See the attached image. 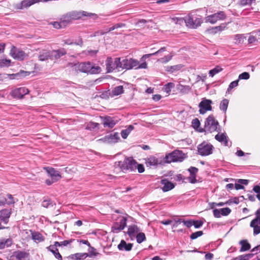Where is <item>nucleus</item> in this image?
<instances>
[{
	"label": "nucleus",
	"mask_w": 260,
	"mask_h": 260,
	"mask_svg": "<svg viewBox=\"0 0 260 260\" xmlns=\"http://www.w3.org/2000/svg\"><path fill=\"white\" fill-rule=\"evenodd\" d=\"M186 26L189 28L196 29L200 26L203 22L201 16H194L191 14H188L186 17Z\"/></svg>",
	"instance_id": "6"
},
{
	"label": "nucleus",
	"mask_w": 260,
	"mask_h": 260,
	"mask_svg": "<svg viewBox=\"0 0 260 260\" xmlns=\"http://www.w3.org/2000/svg\"><path fill=\"white\" fill-rule=\"evenodd\" d=\"M205 127L208 133H212L213 131H221L219 122L215 120L213 115H209L206 118L205 122Z\"/></svg>",
	"instance_id": "5"
},
{
	"label": "nucleus",
	"mask_w": 260,
	"mask_h": 260,
	"mask_svg": "<svg viewBox=\"0 0 260 260\" xmlns=\"http://www.w3.org/2000/svg\"><path fill=\"white\" fill-rule=\"evenodd\" d=\"M218 132V133L215 136V139L218 142L222 143L228 136L225 133H220L219 132Z\"/></svg>",
	"instance_id": "43"
},
{
	"label": "nucleus",
	"mask_w": 260,
	"mask_h": 260,
	"mask_svg": "<svg viewBox=\"0 0 260 260\" xmlns=\"http://www.w3.org/2000/svg\"><path fill=\"white\" fill-rule=\"evenodd\" d=\"M11 212L9 209H5L0 211V219L5 223H8Z\"/></svg>",
	"instance_id": "22"
},
{
	"label": "nucleus",
	"mask_w": 260,
	"mask_h": 260,
	"mask_svg": "<svg viewBox=\"0 0 260 260\" xmlns=\"http://www.w3.org/2000/svg\"><path fill=\"white\" fill-rule=\"evenodd\" d=\"M120 57H116L113 60L111 57H108L106 60L107 73H111L115 69H120Z\"/></svg>",
	"instance_id": "8"
},
{
	"label": "nucleus",
	"mask_w": 260,
	"mask_h": 260,
	"mask_svg": "<svg viewBox=\"0 0 260 260\" xmlns=\"http://www.w3.org/2000/svg\"><path fill=\"white\" fill-rule=\"evenodd\" d=\"M180 64H177L175 66H168L167 67V71L169 72L173 73L175 71H179L181 68Z\"/></svg>",
	"instance_id": "46"
},
{
	"label": "nucleus",
	"mask_w": 260,
	"mask_h": 260,
	"mask_svg": "<svg viewBox=\"0 0 260 260\" xmlns=\"http://www.w3.org/2000/svg\"><path fill=\"white\" fill-rule=\"evenodd\" d=\"M226 18V15L223 11H219L213 14L208 15L205 17L206 22L211 24L215 23L218 20H223Z\"/></svg>",
	"instance_id": "10"
},
{
	"label": "nucleus",
	"mask_w": 260,
	"mask_h": 260,
	"mask_svg": "<svg viewBox=\"0 0 260 260\" xmlns=\"http://www.w3.org/2000/svg\"><path fill=\"white\" fill-rule=\"evenodd\" d=\"M213 148L214 147L211 144L206 141H203L197 147L198 154L203 156L211 154Z\"/></svg>",
	"instance_id": "7"
},
{
	"label": "nucleus",
	"mask_w": 260,
	"mask_h": 260,
	"mask_svg": "<svg viewBox=\"0 0 260 260\" xmlns=\"http://www.w3.org/2000/svg\"><path fill=\"white\" fill-rule=\"evenodd\" d=\"M241 247L240 249V252L246 251L249 250L251 248L250 244L247 240H242L239 242Z\"/></svg>",
	"instance_id": "30"
},
{
	"label": "nucleus",
	"mask_w": 260,
	"mask_h": 260,
	"mask_svg": "<svg viewBox=\"0 0 260 260\" xmlns=\"http://www.w3.org/2000/svg\"><path fill=\"white\" fill-rule=\"evenodd\" d=\"M238 82H239V80H236L235 81L232 82L229 85V87L228 88V91L229 92L233 88L237 87L238 85Z\"/></svg>",
	"instance_id": "57"
},
{
	"label": "nucleus",
	"mask_w": 260,
	"mask_h": 260,
	"mask_svg": "<svg viewBox=\"0 0 260 260\" xmlns=\"http://www.w3.org/2000/svg\"><path fill=\"white\" fill-rule=\"evenodd\" d=\"M104 139L105 141L108 143H116L119 139V134L118 133H114L113 134H111L106 136Z\"/></svg>",
	"instance_id": "24"
},
{
	"label": "nucleus",
	"mask_w": 260,
	"mask_h": 260,
	"mask_svg": "<svg viewBox=\"0 0 260 260\" xmlns=\"http://www.w3.org/2000/svg\"><path fill=\"white\" fill-rule=\"evenodd\" d=\"M223 69L219 66H216L214 68L209 72L210 77H213L214 75L222 71Z\"/></svg>",
	"instance_id": "39"
},
{
	"label": "nucleus",
	"mask_w": 260,
	"mask_h": 260,
	"mask_svg": "<svg viewBox=\"0 0 260 260\" xmlns=\"http://www.w3.org/2000/svg\"><path fill=\"white\" fill-rule=\"evenodd\" d=\"M166 50H167L166 47H161L160 49H159L157 51H155V52H154L153 53H149V54H144V55H143V56L141 58V61H143V62L140 64H138V68H139V69H146L147 68V64L145 62V60L147 58L150 57V56H153V55H158V54H159V53H160L162 52L166 51Z\"/></svg>",
	"instance_id": "11"
},
{
	"label": "nucleus",
	"mask_w": 260,
	"mask_h": 260,
	"mask_svg": "<svg viewBox=\"0 0 260 260\" xmlns=\"http://www.w3.org/2000/svg\"><path fill=\"white\" fill-rule=\"evenodd\" d=\"M239 203V200L238 198L235 197L231 199L226 202V205H230L232 204H238Z\"/></svg>",
	"instance_id": "53"
},
{
	"label": "nucleus",
	"mask_w": 260,
	"mask_h": 260,
	"mask_svg": "<svg viewBox=\"0 0 260 260\" xmlns=\"http://www.w3.org/2000/svg\"><path fill=\"white\" fill-rule=\"evenodd\" d=\"M160 184L163 185L161 189L163 192H167L173 189L175 187V184L170 181L167 179H162L160 181Z\"/></svg>",
	"instance_id": "20"
},
{
	"label": "nucleus",
	"mask_w": 260,
	"mask_h": 260,
	"mask_svg": "<svg viewBox=\"0 0 260 260\" xmlns=\"http://www.w3.org/2000/svg\"><path fill=\"white\" fill-rule=\"evenodd\" d=\"M250 78L249 74L248 72H245L239 75L238 80H247Z\"/></svg>",
	"instance_id": "54"
},
{
	"label": "nucleus",
	"mask_w": 260,
	"mask_h": 260,
	"mask_svg": "<svg viewBox=\"0 0 260 260\" xmlns=\"http://www.w3.org/2000/svg\"><path fill=\"white\" fill-rule=\"evenodd\" d=\"M42 206L45 208H49L53 206V204L50 200H45L42 203Z\"/></svg>",
	"instance_id": "52"
},
{
	"label": "nucleus",
	"mask_w": 260,
	"mask_h": 260,
	"mask_svg": "<svg viewBox=\"0 0 260 260\" xmlns=\"http://www.w3.org/2000/svg\"><path fill=\"white\" fill-rule=\"evenodd\" d=\"M51 51H45L40 54L38 56L40 61H45L49 58H51Z\"/></svg>",
	"instance_id": "32"
},
{
	"label": "nucleus",
	"mask_w": 260,
	"mask_h": 260,
	"mask_svg": "<svg viewBox=\"0 0 260 260\" xmlns=\"http://www.w3.org/2000/svg\"><path fill=\"white\" fill-rule=\"evenodd\" d=\"M87 257L86 253H76L70 255L68 258L72 260H83Z\"/></svg>",
	"instance_id": "26"
},
{
	"label": "nucleus",
	"mask_w": 260,
	"mask_h": 260,
	"mask_svg": "<svg viewBox=\"0 0 260 260\" xmlns=\"http://www.w3.org/2000/svg\"><path fill=\"white\" fill-rule=\"evenodd\" d=\"M192 126L195 129H198L199 128L200 126V122L198 118L193 119L192 121Z\"/></svg>",
	"instance_id": "51"
},
{
	"label": "nucleus",
	"mask_w": 260,
	"mask_h": 260,
	"mask_svg": "<svg viewBox=\"0 0 260 260\" xmlns=\"http://www.w3.org/2000/svg\"><path fill=\"white\" fill-rule=\"evenodd\" d=\"M186 157V155L182 151L175 150L171 153L166 154L164 157L165 163L172 162H182Z\"/></svg>",
	"instance_id": "4"
},
{
	"label": "nucleus",
	"mask_w": 260,
	"mask_h": 260,
	"mask_svg": "<svg viewBox=\"0 0 260 260\" xmlns=\"http://www.w3.org/2000/svg\"><path fill=\"white\" fill-rule=\"evenodd\" d=\"M165 162L163 160L156 158L154 156H151L145 159V164L147 167L156 168L158 165H163Z\"/></svg>",
	"instance_id": "14"
},
{
	"label": "nucleus",
	"mask_w": 260,
	"mask_h": 260,
	"mask_svg": "<svg viewBox=\"0 0 260 260\" xmlns=\"http://www.w3.org/2000/svg\"><path fill=\"white\" fill-rule=\"evenodd\" d=\"M123 87L121 85L116 86L112 90V94L113 95H118L123 93Z\"/></svg>",
	"instance_id": "38"
},
{
	"label": "nucleus",
	"mask_w": 260,
	"mask_h": 260,
	"mask_svg": "<svg viewBox=\"0 0 260 260\" xmlns=\"http://www.w3.org/2000/svg\"><path fill=\"white\" fill-rule=\"evenodd\" d=\"M229 101L228 99H224L221 101L220 103L219 108L220 110L222 111L224 113H226L227 110Z\"/></svg>",
	"instance_id": "35"
},
{
	"label": "nucleus",
	"mask_w": 260,
	"mask_h": 260,
	"mask_svg": "<svg viewBox=\"0 0 260 260\" xmlns=\"http://www.w3.org/2000/svg\"><path fill=\"white\" fill-rule=\"evenodd\" d=\"M245 38H246L243 34H237L235 35L234 37V40L236 41V43H243Z\"/></svg>",
	"instance_id": "47"
},
{
	"label": "nucleus",
	"mask_w": 260,
	"mask_h": 260,
	"mask_svg": "<svg viewBox=\"0 0 260 260\" xmlns=\"http://www.w3.org/2000/svg\"><path fill=\"white\" fill-rule=\"evenodd\" d=\"M103 124L105 127L113 128L116 124V123L112 117L107 116L104 118Z\"/></svg>",
	"instance_id": "25"
},
{
	"label": "nucleus",
	"mask_w": 260,
	"mask_h": 260,
	"mask_svg": "<svg viewBox=\"0 0 260 260\" xmlns=\"http://www.w3.org/2000/svg\"><path fill=\"white\" fill-rule=\"evenodd\" d=\"M28 93L29 90L27 88L21 87L13 89L10 92V95L14 99H21Z\"/></svg>",
	"instance_id": "12"
},
{
	"label": "nucleus",
	"mask_w": 260,
	"mask_h": 260,
	"mask_svg": "<svg viewBox=\"0 0 260 260\" xmlns=\"http://www.w3.org/2000/svg\"><path fill=\"white\" fill-rule=\"evenodd\" d=\"M175 87V84L172 82H169L165 84L163 87V90L167 94H170L172 88Z\"/></svg>",
	"instance_id": "41"
},
{
	"label": "nucleus",
	"mask_w": 260,
	"mask_h": 260,
	"mask_svg": "<svg viewBox=\"0 0 260 260\" xmlns=\"http://www.w3.org/2000/svg\"><path fill=\"white\" fill-rule=\"evenodd\" d=\"M196 176H197L190 175V176L187 178V180L190 183L194 184L198 182Z\"/></svg>",
	"instance_id": "64"
},
{
	"label": "nucleus",
	"mask_w": 260,
	"mask_h": 260,
	"mask_svg": "<svg viewBox=\"0 0 260 260\" xmlns=\"http://www.w3.org/2000/svg\"><path fill=\"white\" fill-rule=\"evenodd\" d=\"M253 190L254 192L257 193L256 197L260 201V187L259 186H254Z\"/></svg>",
	"instance_id": "62"
},
{
	"label": "nucleus",
	"mask_w": 260,
	"mask_h": 260,
	"mask_svg": "<svg viewBox=\"0 0 260 260\" xmlns=\"http://www.w3.org/2000/svg\"><path fill=\"white\" fill-rule=\"evenodd\" d=\"M203 235V232L202 231H197L194 233H192L190 236V238L191 240H194L198 237L202 236Z\"/></svg>",
	"instance_id": "50"
},
{
	"label": "nucleus",
	"mask_w": 260,
	"mask_h": 260,
	"mask_svg": "<svg viewBox=\"0 0 260 260\" xmlns=\"http://www.w3.org/2000/svg\"><path fill=\"white\" fill-rule=\"evenodd\" d=\"M177 89L180 91V92L187 94L191 90V87L189 85H183L179 84L177 85Z\"/></svg>",
	"instance_id": "31"
},
{
	"label": "nucleus",
	"mask_w": 260,
	"mask_h": 260,
	"mask_svg": "<svg viewBox=\"0 0 260 260\" xmlns=\"http://www.w3.org/2000/svg\"><path fill=\"white\" fill-rule=\"evenodd\" d=\"M85 17H89L93 20H96L98 18V15L95 13L84 11H72L61 16V23L63 24V25H67L73 20L82 19Z\"/></svg>",
	"instance_id": "1"
},
{
	"label": "nucleus",
	"mask_w": 260,
	"mask_h": 260,
	"mask_svg": "<svg viewBox=\"0 0 260 260\" xmlns=\"http://www.w3.org/2000/svg\"><path fill=\"white\" fill-rule=\"evenodd\" d=\"M51 252L56 259L58 260H62V256L59 253L57 248L55 249L54 250L52 251Z\"/></svg>",
	"instance_id": "58"
},
{
	"label": "nucleus",
	"mask_w": 260,
	"mask_h": 260,
	"mask_svg": "<svg viewBox=\"0 0 260 260\" xmlns=\"http://www.w3.org/2000/svg\"><path fill=\"white\" fill-rule=\"evenodd\" d=\"M225 25L222 24L220 25L211 27L207 29V31L210 34H215L218 32L221 31L224 29Z\"/></svg>",
	"instance_id": "27"
},
{
	"label": "nucleus",
	"mask_w": 260,
	"mask_h": 260,
	"mask_svg": "<svg viewBox=\"0 0 260 260\" xmlns=\"http://www.w3.org/2000/svg\"><path fill=\"white\" fill-rule=\"evenodd\" d=\"M28 74L27 72H25L23 71H21L20 72L17 73L16 74H13L11 75V79H19L22 77H24L28 75Z\"/></svg>",
	"instance_id": "34"
},
{
	"label": "nucleus",
	"mask_w": 260,
	"mask_h": 260,
	"mask_svg": "<svg viewBox=\"0 0 260 260\" xmlns=\"http://www.w3.org/2000/svg\"><path fill=\"white\" fill-rule=\"evenodd\" d=\"M250 226L253 228V235H257L260 233V221L253 219L250 222Z\"/></svg>",
	"instance_id": "23"
},
{
	"label": "nucleus",
	"mask_w": 260,
	"mask_h": 260,
	"mask_svg": "<svg viewBox=\"0 0 260 260\" xmlns=\"http://www.w3.org/2000/svg\"><path fill=\"white\" fill-rule=\"evenodd\" d=\"M133 246V243H127L124 240H122L117 247L120 251H129L132 250Z\"/></svg>",
	"instance_id": "21"
},
{
	"label": "nucleus",
	"mask_w": 260,
	"mask_h": 260,
	"mask_svg": "<svg viewBox=\"0 0 260 260\" xmlns=\"http://www.w3.org/2000/svg\"><path fill=\"white\" fill-rule=\"evenodd\" d=\"M172 55H168L157 60V61L162 63H166L172 59Z\"/></svg>",
	"instance_id": "49"
},
{
	"label": "nucleus",
	"mask_w": 260,
	"mask_h": 260,
	"mask_svg": "<svg viewBox=\"0 0 260 260\" xmlns=\"http://www.w3.org/2000/svg\"><path fill=\"white\" fill-rule=\"evenodd\" d=\"M133 129L134 126L132 125H130L126 129H123L121 132L122 138L124 139H126Z\"/></svg>",
	"instance_id": "37"
},
{
	"label": "nucleus",
	"mask_w": 260,
	"mask_h": 260,
	"mask_svg": "<svg viewBox=\"0 0 260 260\" xmlns=\"http://www.w3.org/2000/svg\"><path fill=\"white\" fill-rule=\"evenodd\" d=\"M44 169L46 170L48 175L52 179H54V181H57L61 179V174L58 171L56 170L54 168L47 167L44 168Z\"/></svg>",
	"instance_id": "18"
},
{
	"label": "nucleus",
	"mask_w": 260,
	"mask_h": 260,
	"mask_svg": "<svg viewBox=\"0 0 260 260\" xmlns=\"http://www.w3.org/2000/svg\"><path fill=\"white\" fill-rule=\"evenodd\" d=\"M11 60L7 59H0V67H8L10 66Z\"/></svg>",
	"instance_id": "48"
},
{
	"label": "nucleus",
	"mask_w": 260,
	"mask_h": 260,
	"mask_svg": "<svg viewBox=\"0 0 260 260\" xmlns=\"http://www.w3.org/2000/svg\"><path fill=\"white\" fill-rule=\"evenodd\" d=\"M255 0H241L240 4L242 6L250 5Z\"/></svg>",
	"instance_id": "63"
},
{
	"label": "nucleus",
	"mask_w": 260,
	"mask_h": 260,
	"mask_svg": "<svg viewBox=\"0 0 260 260\" xmlns=\"http://www.w3.org/2000/svg\"><path fill=\"white\" fill-rule=\"evenodd\" d=\"M212 101L211 100L203 98L199 105L200 113L204 114L207 111L212 110Z\"/></svg>",
	"instance_id": "13"
},
{
	"label": "nucleus",
	"mask_w": 260,
	"mask_h": 260,
	"mask_svg": "<svg viewBox=\"0 0 260 260\" xmlns=\"http://www.w3.org/2000/svg\"><path fill=\"white\" fill-rule=\"evenodd\" d=\"M66 53L67 52L63 48L51 51L52 57H54L56 59L59 58L60 57L66 54Z\"/></svg>",
	"instance_id": "28"
},
{
	"label": "nucleus",
	"mask_w": 260,
	"mask_h": 260,
	"mask_svg": "<svg viewBox=\"0 0 260 260\" xmlns=\"http://www.w3.org/2000/svg\"><path fill=\"white\" fill-rule=\"evenodd\" d=\"M32 238L35 241H38L39 242H41L44 241V238L42 235L37 232H35L32 233Z\"/></svg>",
	"instance_id": "45"
},
{
	"label": "nucleus",
	"mask_w": 260,
	"mask_h": 260,
	"mask_svg": "<svg viewBox=\"0 0 260 260\" xmlns=\"http://www.w3.org/2000/svg\"><path fill=\"white\" fill-rule=\"evenodd\" d=\"M141 231V229L136 224L130 225L128 227L127 234L131 240H133L137 234Z\"/></svg>",
	"instance_id": "16"
},
{
	"label": "nucleus",
	"mask_w": 260,
	"mask_h": 260,
	"mask_svg": "<svg viewBox=\"0 0 260 260\" xmlns=\"http://www.w3.org/2000/svg\"><path fill=\"white\" fill-rule=\"evenodd\" d=\"M231 212V210L228 208H223L220 209H214L213 210V214L215 218H220L221 216H228Z\"/></svg>",
	"instance_id": "19"
},
{
	"label": "nucleus",
	"mask_w": 260,
	"mask_h": 260,
	"mask_svg": "<svg viewBox=\"0 0 260 260\" xmlns=\"http://www.w3.org/2000/svg\"><path fill=\"white\" fill-rule=\"evenodd\" d=\"M188 171L190 173V175L197 176V174L198 172V169L194 167H190L188 169Z\"/></svg>",
	"instance_id": "59"
},
{
	"label": "nucleus",
	"mask_w": 260,
	"mask_h": 260,
	"mask_svg": "<svg viewBox=\"0 0 260 260\" xmlns=\"http://www.w3.org/2000/svg\"><path fill=\"white\" fill-rule=\"evenodd\" d=\"M115 165L119 167L123 172L135 171L136 170V161L132 157H126L123 161H118Z\"/></svg>",
	"instance_id": "3"
},
{
	"label": "nucleus",
	"mask_w": 260,
	"mask_h": 260,
	"mask_svg": "<svg viewBox=\"0 0 260 260\" xmlns=\"http://www.w3.org/2000/svg\"><path fill=\"white\" fill-rule=\"evenodd\" d=\"M38 3L37 0H24L21 3V8H28L30 6Z\"/></svg>",
	"instance_id": "36"
},
{
	"label": "nucleus",
	"mask_w": 260,
	"mask_h": 260,
	"mask_svg": "<svg viewBox=\"0 0 260 260\" xmlns=\"http://www.w3.org/2000/svg\"><path fill=\"white\" fill-rule=\"evenodd\" d=\"M98 50H87L84 51L86 55H90L91 56H94L98 52Z\"/></svg>",
	"instance_id": "56"
},
{
	"label": "nucleus",
	"mask_w": 260,
	"mask_h": 260,
	"mask_svg": "<svg viewBox=\"0 0 260 260\" xmlns=\"http://www.w3.org/2000/svg\"><path fill=\"white\" fill-rule=\"evenodd\" d=\"M74 67L75 69L78 71L90 74H99L102 71L101 67L93 66L89 61L75 64Z\"/></svg>",
	"instance_id": "2"
},
{
	"label": "nucleus",
	"mask_w": 260,
	"mask_h": 260,
	"mask_svg": "<svg viewBox=\"0 0 260 260\" xmlns=\"http://www.w3.org/2000/svg\"><path fill=\"white\" fill-rule=\"evenodd\" d=\"M14 255L17 260H26L29 254L25 251H18L15 252Z\"/></svg>",
	"instance_id": "29"
},
{
	"label": "nucleus",
	"mask_w": 260,
	"mask_h": 260,
	"mask_svg": "<svg viewBox=\"0 0 260 260\" xmlns=\"http://www.w3.org/2000/svg\"><path fill=\"white\" fill-rule=\"evenodd\" d=\"M10 54L14 59L20 60H24L27 56L24 51L17 49L15 47L11 49Z\"/></svg>",
	"instance_id": "17"
},
{
	"label": "nucleus",
	"mask_w": 260,
	"mask_h": 260,
	"mask_svg": "<svg viewBox=\"0 0 260 260\" xmlns=\"http://www.w3.org/2000/svg\"><path fill=\"white\" fill-rule=\"evenodd\" d=\"M96 250L95 248L90 246V247H89L88 248V252L86 253L87 254V257H92L93 256H95L99 254V253L96 252Z\"/></svg>",
	"instance_id": "44"
},
{
	"label": "nucleus",
	"mask_w": 260,
	"mask_h": 260,
	"mask_svg": "<svg viewBox=\"0 0 260 260\" xmlns=\"http://www.w3.org/2000/svg\"><path fill=\"white\" fill-rule=\"evenodd\" d=\"M172 21L176 24L182 25L184 23H185L186 25V17L184 18L175 17L172 18Z\"/></svg>",
	"instance_id": "40"
},
{
	"label": "nucleus",
	"mask_w": 260,
	"mask_h": 260,
	"mask_svg": "<svg viewBox=\"0 0 260 260\" xmlns=\"http://www.w3.org/2000/svg\"><path fill=\"white\" fill-rule=\"evenodd\" d=\"M139 64V61L133 58H123L121 61L120 60V69L130 70L136 67Z\"/></svg>",
	"instance_id": "9"
},
{
	"label": "nucleus",
	"mask_w": 260,
	"mask_h": 260,
	"mask_svg": "<svg viewBox=\"0 0 260 260\" xmlns=\"http://www.w3.org/2000/svg\"><path fill=\"white\" fill-rule=\"evenodd\" d=\"M203 221L201 220H193L192 224L196 229L200 228L203 225Z\"/></svg>",
	"instance_id": "55"
},
{
	"label": "nucleus",
	"mask_w": 260,
	"mask_h": 260,
	"mask_svg": "<svg viewBox=\"0 0 260 260\" xmlns=\"http://www.w3.org/2000/svg\"><path fill=\"white\" fill-rule=\"evenodd\" d=\"M135 238L136 239L137 242L139 244L142 243L146 240L145 234L141 231L137 234Z\"/></svg>",
	"instance_id": "42"
},
{
	"label": "nucleus",
	"mask_w": 260,
	"mask_h": 260,
	"mask_svg": "<svg viewBox=\"0 0 260 260\" xmlns=\"http://www.w3.org/2000/svg\"><path fill=\"white\" fill-rule=\"evenodd\" d=\"M12 241L11 239H2L0 240V249H3L6 246L9 247L12 245Z\"/></svg>",
	"instance_id": "33"
},
{
	"label": "nucleus",
	"mask_w": 260,
	"mask_h": 260,
	"mask_svg": "<svg viewBox=\"0 0 260 260\" xmlns=\"http://www.w3.org/2000/svg\"><path fill=\"white\" fill-rule=\"evenodd\" d=\"M138 169V171L140 173H143L145 171V168L144 167V165L143 164H138L136 161V170Z\"/></svg>",
	"instance_id": "60"
},
{
	"label": "nucleus",
	"mask_w": 260,
	"mask_h": 260,
	"mask_svg": "<svg viewBox=\"0 0 260 260\" xmlns=\"http://www.w3.org/2000/svg\"><path fill=\"white\" fill-rule=\"evenodd\" d=\"M127 219L125 217H121L119 222H115L112 227V232L118 233L123 230L126 226Z\"/></svg>",
	"instance_id": "15"
},
{
	"label": "nucleus",
	"mask_w": 260,
	"mask_h": 260,
	"mask_svg": "<svg viewBox=\"0 0 260 260\" xmlns=\"http://www.w3.org/2000/svg\"><path fill=\"white\" fill-rule=\"evenodd\" d=\"M7 198L6 199V200H7L6 203L8 205H11V204H13L15 203V201L14 200V198L13 197V196L11 194H8L7 195Z\"/></svg>",
	"instance_id": "61"
}]
</instances>
